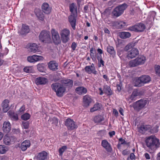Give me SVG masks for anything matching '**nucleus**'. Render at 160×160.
Returning a JSON list of instances; mask_svg holds the SVG:
<instances>
[{"mask_svg": "<svg viewBox=\"0 0 160 160\" xmlns=\"http://www.w3.org/2000/svg\"><path fill=\"white\" fill-rule=\"evenodd\" d=\"M48 82L47 78L43 77H39L36 78L35 82L38 85H44Z\"/></svg>", "mask_w": 160, "mask_h": 160, "instance_id": "nucleus-20", "label": "nucleus"}, {"mask_svg": "<svg viewBox=\"0 0 160 160\" xmlns=\"http://www.w3.org/2000/svg\"><path fill=\"white\" fill-rule=\"evenodd\" d=\"M146 60V58L144 56L138 57L133 60L130 61L129 65L130 67H135L143 64Z\"/></svg>", "mask_w": 160, "mask_h": 160, "instance_id": "nucleus-7", "label": "nucleus"}, {"mask_svg": "<svg viewBox=\"0 0 160 160\" xmlns=\"http://www.w3.org/2000/svg\"><path fill=\"white\" fill-rule=\"evenodd\" d=\"M113 113L117 117L118 116V113L117 110L115 109H113Z\"/></svg>", "mask_w": 160, "mask_h": 160, "instance_id": "nucleus-62", "label": "nucleus"}, {"mask_svg": "<svg viewBox=\"0 0 160 160\" xmlns=\"http://www.w3.org/2000/svg\"><path fill=\"white\" fill-rule=\"evenodd\" d=\"M141 94V92L138 89H134L130 97L131 100H133L137 96H140Z\"/></svg>", "mask_w": 160, "mask_h": 160, "instance_id": "nucleus-33", "label": "nucleus"}, {"mask_svg": "<svg viewBox=\"0 0 160 160\" xmlns=\"http://www.w3.org/2000/svg\"><path fill=\"white\" fill-rule=\"evenodd\" d=\"M49 68L53 71L58 69V64L55 61H51L48 64Z\"/></svg>", "mask_w": 160, "mask_h": 160, "instance_id": "nucleus-21", "label": "nucleus"}, {"mask_svg": "<svg viewBox=\"0 0 160 160\" xmlns=\"http://www.w3.org/2000/svg\"><path fill=\"white\" fill-rule=\"evenodd\" d=\"M158 127L156 126L154 127L153 128H152V127L150 128L149 132L151 133H156L158 131Z\"/></svg>", "mask_w": 160, "mask_h": 160, "instance_id": "nucleus-49", "label": "nucleus"}, {"mask_svg": "<svg viewBox=\"0 0 160 160\" xmlns=\"http://www.w3.org/2000/svg\"><path fill=\"white\" fill-rule=\"evenodd\" d=\"M84 10L85 12H88V5H86L84 7Z\"/></svg>", "mask_w": 160, "mask_h": 160, "instance_id": "nucleus-63", "label": "nucleus"}, {"mask_svg": "<svg viewBox=\"0 0 160 160\" xmlns=\"http://www.w3.org/2000/svg\"><path fill=\"white\" fill-rule=\"evenodd\" d=\"M101 145L108 152H112V148L111 145L106 140H103L102 141Z\"/></svg>", "mask_w": 160, "mask_h": 160, "instance_id": "nucleus-15", "label": "nucleus"}, {"mask_svg": "<svg viewBox=\"0 0 160 160\" xmlns=\"http://www.w3.org/2000/svg\"><path fill=\"white\" fill-rule=\"evenodd\" d=\"M3 142L4 144L7 145H9L11 144L9 136L5 135L4 138Z\"/></svg>", "mask_w": 160, "mask_h": 160, "instance_id": "nucleus-40", "label": "nucleus"}, {"mask_svg": "<svg viewBox=\"0 0 160 160\" xmlns=\"http://www.w3.org/2000/svg\"><path fill=\"white\" fill-rule=\"evenodd\" d=\"M43 57L41 56L34 55L32 56H29L27 57V61L30 62H35L38 61L42 60Z\"/></svg>", "mask_w": 160, "mask_h": 160, "instance_id": "nucleus-13", "label": "nucleus"}, {"mask_svg": "<svg viewBox=\"0 0 160 160\" xmlns=\"http://www.w3.org/2000/svg\"><path fill=\"white\" fill-rule=\"evenodd\" d=\"M37 68L38 70L40 72H43L45 70V65L43 63L38 64Z\"/></svg>", "mask_w": 160, "mask_h": 160, "instance_id": "nucleus-39", "label": "nucleus"}, {"mask_svg": "<svg viewBox=\"0 0 160 160\" xmlns=\"http://www.w3.org/2000/svg\"><path fill=\"white\" fill-rule=\"evenodd\" d=\"M107 51L108 53L110 54L113 58L116 57V52L112 46L110 45L108 46L107 47Z\"/></svg>", "mask_w": 160, "mask_h": 160, "instance_id": "nucleus-29", "label": "nucleus"}, {"mask_svg": "<svg viewBox=\"0 0 160 160\" xmlns=\"http://www.w3.org/2000/svg\"><path fill=\"white\" fill-rule=\"evenodd\" d=\"M39 38V40L43 42L49 43L51 42L50 33L46 31H42L40 33Z\"/></svg>", "mask_w": 160, "mask_h": 160, "instance_id": "nucleus-6", "label": "nucleus"}, {"mask_svg": "<svg viewBox=\"0 0 160 160\" xmlns=\"http://www.w3.org/2000/svg\"><path fill=\"white\" fill-rule=\"evenodd\" d=\"M48 153L45 151L38 153L37 156V160H45L47 158Z\"/></svg>", "mask_w": 160, "mask_h": 160, "instance_id": "nucleus-23", "label": "nucleus"}, {"mask_svg": "<svg viewBox=\"0 0 160 160\" xmlns=\"http://www.w3.org/2000/svg\"><path fill=\"white\" fill-rule=\"evenodd\" d=\"M52 38L53 43L55 45H58L61 42V39L58 32L54 29H52Z\"/></svg>", "mask_w": 160, "mask_h": 160, "instance_id": "nucleus-12", "label": "nucleus"}, {"mask_svg": "<svg viewBox=\"0 0 160 160\" xmlns=\"http://www.w3.org/2000/svg\"><path fill=\"white\" fill-rule=\"evenodd\" d=\"M133 46V45L129 43L125 46L124 48V50L126 52H128L129 49H131Z\"/></svg>", "mask_w": 160, "mask_h": 160, "instance_id": "nucleus-48", "label": "nucleus"}, {"mask_svg": "<svg viewBox=\"0 0 160 160\" xmlns=\"http://www.w3.org/2000/svg\"><path fill=\"white\" fill-rule=\"evenodd\" d=\"M95 52L90 53V56L93 61H94L96 60V56L95 54Z\"/></svg>", "mask_w": 160, "mask_h": 160, "instance_id": "nucleus-58", "label": "nucleus"}, {"mask_svg": "<svg viewBox=\"0 0 160 160\" xmlns=\"http://www.w3.org/2000/svg\"><path fill=\"white\" fill-rule=\"evenodd\" d=\"M151 128V126L150 125H142L138 128V131L140 133L144 134L146 131L149 132Z\"/></svg>", "mask_w": 160, "mask_h": 160, "instance_id": "nucleus-18", "label": "nucleus"}, {"mask_svg": "<svg viewBox=\"0 0 160 160\" xmlns=\"http://www.w3.org/2000/svg\"><path fill=\"white\" fill-rule=\"evenodd\" d=\"M128 6L127 4L126 3L117 6L112 12L113 16L116 17L120 16L123 13L124 11L127 8Z\"/></svg>", "mask_w": 160, "mask_h": 160, "instance_id": "nucleus-5", "label": "nucleus"}, {"mask_svg": "<svg viewBox=\"0 0 160 160\" xmlns=\"http://www.w3.org/2000/svg\"><path fill=\"white\" fill-rule=\"evenodd\" d=\"M31 144L29 140H27L24 141L22 142L21 148L22 151H25L30 146Z\"/></svg>", "mask_w": 160, "mask_h": 160, "instance_id": "nucleus-26", "label": "nucleus"}, {"mask_svg": "<svg viewBox=\"0 0 160 160\" xmlns=\"http://www.w3.org/2000/svg\"><path fill=\"white\" fill-rule=\"evenodd\" d=\"M60 34L63 43H66L70 40V31L68 29H65L61 30Z\"/></svg>", "mask_w": 160, "mask_h": 160, "instance_id": "nucleus-9", "label": "nucleus"}, {"mask_svg": "<svg viewBox=\"0 0 160 160\" xmlns=\"http://www.w3.org/2000/svg\"><path fill=\"white\" fill-rule=\"evenodd\" d=\"M144 156L147 159H150V157L149 154L148 153H145L144 154Z\"/></svg>", "mask_w": 160, "mask_h": 160, "instance_id": "nucleus-64", "label": "nucleus"}, {"mask_svg": "<svg viewBox=\"0 0 160 160\" xmlns=\"http://www.w3.org/2000/svg\"><path fill=\"white\" fill-rule=\"evenodd\" d=\"M155 71L156 75L160 77V66L156 65L155 67Z\"/></svg>", "mask_w": 160, "mask_h": 160, "instance_id": "nucleus-46", "label": "nucleus"}, {"mask_svg": "<svg viewBox=\"0 0 160 160\" xmlns=\"http://www.w3.org/2000/svg\"><path fill=\"white\" fill-rule=\"evenodd\" d=\"M129 153L130 152L127 149L123 150L122 152V154L124 156L128 155Z\"/></svg>", "mask_w": 160, "mask_h": 160, "instance_id": "nucleus-60", "label": "nucleus"}, {"mask_svg": "<svg viewBox=\"0 0 160 160\" xmlns=\"http://www.w3.org/2000/svg\"><path fill=\"white\" fill-rule=\"evenodd\" d=\"M69 7L70 11L71 13H73L74 10H77V6L74 3H72V4H70Z\"/></svg>", "mask_w": 160, "mask_h": 160, "instance_id": "nucleus-44", "label": "nucleus"}, {"mask_svg": "<svg viewBox=\"0 0 160 160\" xmlns=\"http://www.w3.org/2000/svg\"><path fill=\"white\" fill-rule=\"evenodd\" d=\"M102 107L101 104L97 102L94 105L93 107L90 109V111L93 112L97 110H99L101 109Z\"/></svg>", "mask_w": 160, "mask_h": 160, "instance_id": "nucleus-36", "label": "nucleus"}, {"mask_svg": "<svg viewBox=\"0 0 160 160\" xmlns=\"http://www.w3.org/2000/svg\"><path fill=\"white\" fill-rule=\"evenodd\" d=\"M148 22L146 24V25L142 23H139L136 24L134 25L129 27L128 29L131 31L136 32H142L146 29V27L148 28H150L152 26L151 22V21H148Z\"/></svg>", "mask_w": 160, "mask_h": 160, "instance_id": "nucleus-2", "label": "nucleus"}, {"mask_svg": "<svg viewBox=\"0 0 160 160\" xmlns=\"http://www.w3.org/2000/svg\"><path fill=\"white\" fill-rule=\"evenodd\" d=\"M115 21H106L105 23L110 26H114Z\"/></svg>", "mask_w": 160, "mask_h": 160, "instance_id": "nucleus-56", "label": "nucleus"}, {"mask_svg": "<svg viewBox=\"0 0 160 160\" xmlns=\"http://www.w3.org/2000/svg\"><path fill=\"white\" fill-rule=\"evenodd\" d=\"M42 10L46 14H49L51 12L52 8L47 2H44L42 6Z\"/></svg>", "mask_w": 160, "mask_h": 160, "instance_id": "nucleus-16", "label": "nucleus"}, {"mask_svg": "<svg viewBox=\"0 0 160 160\" xmlns=\"http://www.w3.org/2000/svg\"><path fill=\"white\" fill-rule=\"evenodd\" d=\"M92 101L91 97L88 95L84 96L83 98V106L85 107L88 106Z\"/></svg>", "mask_w": 160, "mask_h": 160, "instance_id": "nucleus-24", "label": "nucleus"}, {"mask_svg": "<svg viewBox=\"0 0 160 160\" xmlns=\"http://www.w3.org/2000/svg\"><path fill=\"white\" fill-rule=\"evenodd\" d=\"M82 85V83L81 82L79 81L78 80H75L74 82V86H81Z\"/></svg>", "mask_w": 160, "mask_h": 160, "instance_id": "nucleus-54", "label": "nucleus"}, {"mask_svg": "<svg viewBox=\"0 0 160 160\" xmlns=\"http://www.w3.org/2000/svg\"><path fill=\"white\" fill-rule=\"evenodd\" d=\"M25 110V106L24 105H23L19 109L18 112H20L22 113Z\"/></svg>", "mask_w": 160, "mask_h": 160, "instance_id": "nucleus-61", "label": "nucleus"}, {"mask_svg": "<svg viewBox=\"0 0 160 160\" xmlns=\"http://www.w3.org/2000/svg\"><path fill=\"white\" fill-rule=\"evenodd\" d=\"M119 36L121 38L125 39L130 38L131 34L129 32H122L119 33Z\"/></svg>", "mask_w": 160, "mask_h": 160, "instance_id": "nucleus-37", "label": "nucleus"}, {"mask_svg": "<svg viewBox=\"0 0 160 160\" xmlns=\"http://www.w3.org/2000/svg\"><path fill=\"white\" fill-rule=\"evenodd\" d=\"M98 67H101V65L102 66L104 65V62L103 60L102 59L98 60Z\"/></svg>", "mask_w": 160, "mask_h": 160, "instance_id": "nucleus-55", "label": "nucleus"}, {"mask_svg": "<svg viewBox=\"0 0 160 160\" xmlns=\"http://www.w3.org/2000/svg\"><path fill=\"white\" fill-rule=\"evenodd\" d=\"M103 90L104 93L108 96H111L113 94V92L109 86L108 85L104 86Z\"/></svg>", "mask_w": 160, "mask_h": 160, "instance_id": "nucleus-30", "label": "nucleus"}, {"mask_svg": "<svg viewBox=\"0 0 160 160\" xmlns=\"http://www.w3.org/2000/svg\"><path fill=\"white\" fill-rule=\"evenodd\" d=\"M139 54V51L136 48H133L128 52L127 57L128 58H133Z\"/></svg>", "mask_w": 160, "mask_h": 160, "instance_id": "nucleus-14", "label": "nucleus"}, {"mask_svg": "<svg viewBox=\"0 0 160 160\" xmlns=\"http://www.w3.org/2000/svg\"><path fill=\"white\" fill-rule=\"evenodd\" d=\"M126 26L125 23L122 21H115L114 26L117 28H122Z\"/></svg>", "mask_w": 160, "mask_h": 160, "instance_id": "nucleus-27", "label": "nucleus"}, {"mask_svg": "<svg viewBox=\"0 0 160 160\" xmlns=\"http://www.w3.org/2000/svg\"><path fill=\"white\" fill-rule=\"evenodd\" d=\"M64 124L69 130H72L78 128L76 123L69 118L65 120Z\"/></svg>", "mask_w": 160, "mask_h": 160, "instance_id": "nucleus-8", "label": "nucleus"}, {"mask_svg": "<svg viewBox=\"0 0 160 160\" xmlns=\"http://www.w3.org/2000/svg\"><path fill=\"white\" fill-rule=\"evenodd\" d=\"M35 12L36 16L39 20H44V15L39 9H36Z\"/></svg>", "mask_w": 160, "mask_h": 160, "instance_id": "nucleus-34", "label": "nucleus"}, {"mask_svg": "<svg viewBox=\"0 0 160 160\" xmlns=\"http://www.w3.org/2000/svg\"><path fill=\"white\" fill-rule=\"evenodd\" d=\"M2 131L5 133H9L11 130V125L9 121L4 122L2 128Z\"/></svg>", "mask_w": 160, "mask_h": 160, "instance_id": "nucleus-17", "label": "nucleus"}, {"mask_svg": "<svg viewBox=\"0 0 160 160\" xmlns=\"http://www.w3.org/2000/svg\"><path fill=\"white\" fill-rule=\"evenodd\" d=\"M77 47V44L75 42H73L72 44L71 48L73 51L76 49V48Z\"/></svg>", "mask_w": 160, "mask_h": 160, "instance_id": "nucleus-59", "label": "nucleus"}, {"mask_svg": "<svg viewBox=\"0 0 160 160\" xmlns=\"http://www.w3.org/2000/svg\"><path fill=\"white\" fill-rule=\"evenodd\" d=\"M38 50V46L36 44L34 43L30 44L28 48L29 52L35 53Z\"/></svg>", "mask_w": 160, "mask_h": 160, "instance_id": "nucleus-25", "label": "nucleus"}, {"mask_svg": "<svg viewBox=\"0 0 160 160\" xmlns=\"http://www.w3.org/2000/svg\"><path fill=\"white\" fill-rule=\"evenodd\" d=\"M104 120V118L102 115H98L95 116L93 120L95 123L98 124L101 123V122Z\"/></svg>", "mask_w": 160, "mask_h": 160, "instance_id": "nucleus-31", "label": "nucleus"}, {"mask_svg": "<svg viewBox=\"0 0 160 160\" xmlns=\"http://www.w3.org/2000/svg\"><path fill=\"white\" fill-rule=\"evenodd\" d=\"M23 70L27 73H31L32 71V69L31 67H26L24 68Z\"/></svg>", "mask_w": 160, "mask_h": 160, "instance_id": "nucleus-47", "label": "nucleus"}, {"mask_svg": "<svg viewBox=\"0 0 160 160\" xmlns=\"http://www.w3.org/2000/svg\"><path fill=\"white\" fill-rule=\"evenodd\" d=\"M156 13L154 11L150 12L147 18L148 20H154Z\"/></svg>", "mask_w": 160, "mask_h": 160, "instance_id": "nucleus-38", "label": "nucleus"}, {"mask_svg": "<svg viewBox=\"0 0 160 160\" xmlns=\"http://www.w3.org/2000/svg\"><path fill=\"white\" fill-rule=\"evenodd\" d=\"M60 83L65 87L66 89L67 88L68 90L71 89L73 85V82L72 79L64 78L60 80Z\"/></svg>", "mask_w": 160, "mask_h": 160, "instance_id": "nucleus-11", "label": "nucleus"}, {"mask_svg": "<svg viewBox=\"0 0 160 160\" xmlns=\"http://www.w3.org/2000/svg\"><path fill=\"white\" fill-rule=\"evenodd\" d=\"M9 101L7 99L4 100L1 104V106L3 108V112H7L9 109Z\"/></svg>", "mask_w": 160, "mask_h": 160, "instance_id": "nucleus-22", "label": "nucleus"}, {"mask_svg": "<svg viewBox=\"0 0 160 160\" xmlns=\"http://www.w3.org/2000/svg\"><path fill=\"white\" fill-rule=\"evenodd\" d=\"M72 28L75 30L76 28V21H69Z\"/></svg>", "mask_w": 160, "mask_h": 160, "instance_id": "nucleus-53", "label": "nucleus"}, {"mask_svg": "<svg viewBox=\"0 0 160 160\" xmlns=\"http://www.w3.org/2000/svg\"><path fill=\"white\" fill-rule=\"evenodd\" d=\"M119 141L120 142L121 144L125 145V144L128 147H129L130 145V142H127L125 140L122 138H120L119 139Z\"/></svg>", "mask_w": 160, "mask_h": 160, "instance_id": "nucleus-45", "label": "nucleus"}, {"mask_svg": "<svg viewBox=\"0 0 160 160\" xmlns=\"http://www.w3.org/2000/svg\"><path fill=\"white\" fill-rule=\"evenodd\" d=\"M9 117L13 120L17 121L18 119V116L17 114L15 113L12 111H10L8 112Z\"/></svg>", "mask_w": 160, "mask_h": 160, "instance_id": "nucleus-35", "label": "nucleus"}, {"mask_svg": "<svg viewBox=\"0 0 160 160\" xmlns=\"http://www.w3.org/2000/svg\"><path fill=\"white\" fill-rule=\"evenodd\" d=\"M85 72L88 74L93 73L94 75L97 74V71L90 67V66H87L84 68Z\"/></svg>", "mask_w": 160, "mask_h": 160, "instance_id": "nucleus-32", "label": "nucleus"}, {"mask_svg": "<svg viewBox=\"0 0 160 160\" xmlns=\"http://www.w3.org/2000/svg\"><path fill=\"white\" fill-rule=\"evenodd\" d=\"M30 29L28 26L22 24V27L18 32L21 35H26L29 32Z\"/></svg>", "mask_w": 160, "mask_h": 160, "instance_id": "nucleus-19", "label": "nucleus"}, {"mask_svg": "<svg viewBox=\"0 0 160 160\" xmlns=\"http://www.w3.org/2000/svg\"><path fill=\"white\" fill-rule=\"evenodd\" d=\"M151 81V78L149 76L147 75H142L136 80L135 86L141 87L144 86L145 84L148 83Z\"/></svg>", "mask_w": 160, "mask_h": 160, "instance_id": "nucleus-4", "label": "nucleus"}, {"mask_svg": "<svg viewBox=\"0 0 160 160\" xmlns=\"http://www.w3.org/2000/svg\"><path fill=\"white\" fill-rule=\"evenodd\" d=\"M67 149V147L66 146H63L61 148H60L58 150L59 155L62 156V155L63 153Z\"/></svg>", "mask_w": 160, "mask_h": 160, "instance_id": "nucleus-43", "label": "nucleus"}, {"mask_svg": "<svg viewBox=\"0 0 160 160\" xmlns=\"http://www.w3.org/2000/svg\"><path fill=\"white\" fill-rule=\"evenodd\" d=\"M75 91L79 95L84 94L87 92L86 88L83 87H79L76 88Z\"/></svg>", "mask_w": 160, "mask_h": 160, "instance_id": "nucleus-28", "label": "nucleus"}, {"mask_svg": "<svg viewBox=\"0 0 160 160\" xmlns=\"http://www.w3.org/2000/svg\"><path fill=\"white\" fill-rule=\"evenodd\" d=\"M31 116L28 113H26L21 116V118L22 120L26 121L29 119L30 118Z\"/></svg>", "mask_w": 160, "mask_h": 160, "instance_id": "nucleus-42", "label": "nucleus"}, {"mask_svg": "<svg viewBox=\"0 0 160 160\" xmlns=\"http://www.w3.org/2000/svg\"><path fill=\"white\" fill-rule=\"evenodd\" d=\"M11 143H13L16 140V138L14 136H9Z\"/></svg>", "mask_w": 160, "mask_h": 160, "instance_id": "nucleus-57", "label": "nucleus"}, {"mask_svg": "<svg viewBox=\"0 0 160 160\" xmlns=\"http://www.w3.org/2000/svg\"><path fill=\"white\" fill-rule=\"evenodd\" d=\"M76 14L71 13V14L68 17V20H76Z\"/></svg>", "mask_w": 160, "mask_h": 160, "instance_id": "nucleus-50", "label": "nucleus"}, {"mask_svg": "<svg viewBox=\"0 0 160 160\" xmlns=\"http://www.w3.org/2000/svg\"><path fill=\"white\" fill-rule=\"evenodd\" d=\"M147 103V100L142 99H140L133 103V108L135 110L139 111L145 107Z\"/></svg>", "mask_w": 160, "mask_h": 160, "instance_id": "nucleus-10", "label": "nucleus"}, {"mask_svg": "<svg viewBox=\"0 0 160 160\" xmlns=\"http://www.w3.org/2000/svg\"><path fill=\"white\" fill-rule=\"evenodd\" d=\"M8 151L7 147L4 145H0V154H3L6 153Z\"/></svg>", "mask_w": 160, "mask_h": 160, "instance_id": "nucleus-41", "label": "nucleus"}, {"mask_svg": "<svg viewBox=\"0 0 160 160\" xmlns=\"http://www.w3.org/2000/svg\"><path fill=\"white\" fill-rule=\"evenodd\" d=\"M22 124L24 129L28 128L29 123L28 122H22Z\"/></svg>", "mask_w": 160, "mask_h": 160, "instance_id": "nucleus-52", "label": "nucleus"}, {"mask_svg": "<svg viewBox=\"0 0 160 160\" xmlns=\"http://www.w3.org/2000/svg\"><path fill=\"white\" fill-rule=\"evenodd\" d=\"M51 87L52 89L56 92V95L59 97L63 96L66 90L65 87L58 82L52 84Z\"/></svg>", "mask_w": 160, "mask_h": 160, "instance_id": "nucleus-3", "label": "nucleus"}, {"mask_svg": "<svg viewBox=\"0 0 160 160\" xmlns=\"http://www.w3.org/2000/svg\"><path fill=\"white\" fill-rule=\"evenodd\" d=\"M61 79V77L59 73H57L54 77L53 80L54 82H56Z\"/></svg>", "mask_w": 160, "mask_h": 160, "instance_id": "nucleus-51", "label": "nucleus"}, {"mask_svg": "<svg viewBox=\"0 0 160 160\" xmlns=\"http://www.w3.org/2000/svg\"><path fill=\"white\" fill-rule=\"evenodd\" d=\"M145 142L149 149L154 151L159 147V140L154 135H151L146 138Z\"/></svg>", "mask_w": 160, "mask_h": 160, "instance_id": "nucleus-1", "label": "nucleus"}]
</instances>
